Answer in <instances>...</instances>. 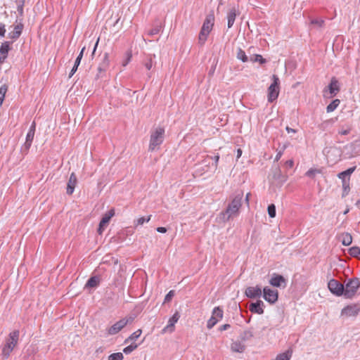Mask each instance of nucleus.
<instances>
[{
  "label": "nucleus",
  "mask_w": 360,
  "mask_h": 360,
  "mask_svg": "<svg viewBox=\"0 0 360 360\" xmlns=\"http://www.w3.org/2000/svg\"><path fill=\"white\" fill-rule=\"evenodd\" d=\"M243 192H240L231 199L225 210L221 212L217 217L220 222H226L238 216L240 208L242 206Z\"/></svg>",
  "instance_id": "nucleus-1"
},
{
  "label": "nucleus",
  "mask_w": 360,
  "mask_h": 360,
  "mask_svg": "<svg viewBox=\"0 0 360 360\" xmlns=\"http://www.w3.org/2000/svg\"><path fill=\"white\" fill-rule=\"evenodd\" d=\"M19 335L20 332L18 330H14L9 333L1 349V354L4 359L8 358L11 353L17 345L19 340Z\"/></svg>",
  "instance_id": "nucleus-2"
},
{
  "label": "nucleus",
  "mask_w": 360,
  "mask_h": 360,
  "mask_svg": "<svg viewBox=\"0 0 360 360\" xmlns=\"http://www.w3.org/2000/svg\"><path fill=\"white\" fill-rule=\"evenodd\" d=\"M214 15L210 14L207 16L205 20L203 22L202 27L199 34L198 40L199 43L202 45L207 40V36L212 30L214 25Z\"/></svg>",
  "instance_id": "nucleus-3"
},
{
  "label": "nucleus",
  "mask_w": 360,
  "mask_h": 360,
  "mask_svg": "<svg viewBox=\"0 0 360 360\" xmlns=\"http://www.w3.org/2000/svg\"><path fill=\"white\" fill-rule=\"evenodd\" d=\"M165 129L162 127H158L154 131L151 133L149 150L151 151L155 150L164 140Z\"/></svg>",
  "instance_id": "nucleus-4"
},
{
  "label": "nucleus",
  "mask_w": 360,
  "mask_h": 360,
  "mask_svg": "<svg viewBox=\"0 0 360 360\" xmlns=\"http://www.w3.org/2000/svg\"><path fill=\"white\" fill-rule=\"evenodd\" d=\"M359 288L360 280L359 278H352L349 279L345 285V297H353Z\"/></svg>",
  "instance_id": "nucleus-5"
},
{
  "label": "nucleus",
  "mask_w": 360,
  "mask_h": 360,
  "mask_svg": "<svg viewBox=\"0 0 360 360\" xmlns=\"http://www.w3.org/2000/svg\"><path fill=\"white\" fill-rule=\"evenodd\" d=\"M272 80L273 82L268 88V101L271 103L275 101L278 96L280 84L279 78L276 75H273Z\"/></svg>",
  "instance_id": "nucleus-6"
},
{
  "label": "nucleus",
  "mask_w": 360,
  "mask_h": 360,
  "mask_svg": "<svg viewBox=\"0 0 360 360\" xmlns=\"http://www.w3.org/2000/svg\"><path fill=\"white\" fill-rule=\"evenodd\" d=\"M329 290L336 296L344 295L345 285L335 279H330L328 283Z\"/></svg>",
  "instance_id": "nucleus-7"
},
{
  "label": "nucleus",
  "mask_w": 360,
  "mask_h": 360,
  "mask_svg": "<svg viewBox=\"0 0 360 360\" xmlns=\"http://www.w3.org/2000/svg\"><path fill=\"white\" fill-rule=\"evenodd\" d=\"M133 321V318L129 317L128 319L124 318L122 319L115 324H113L111 327H110L108 330V335H115L119 333L128 323L131 322Z\"/></svg>",
  "instance_id": "nucleus-8"
},
{
  "label": "nucleus",
  "mask_w": 360,
  "mask_h": 360,
  "mask_svg": "<svg viewBox=\"0 0 360 360\" xmlns=\"http://www.w3.org/2000/svg\"><path fill=\"white\" fill-rule=\"evenodd\" d=\"M35 129H36V123L34 121V122H32V123L29 129V131L26 136L25 142L24 145L22 146V149L25 150L26 152H27L29 150V149L32 145V141H33V139L34 136Z\"/></svg>",
  "instance_id": "nucleus-9"
},
{
  "label": "nucleus",
  "mask_w": 360,
  "mask_h": 360,
  "mask_svg": "<svg viewBox=\"0 0 360 360\" xmlns=\"http://www.w3.org/2000/svg\"><path fill=\"white\" fill-rule=\"evenodd\" d=\"M278 290H271L267 287L263 289V297L266 301L271 304L275 303L278 300Z\"/></svg>",
  "instance_id": "nucleus-10"
},
{
  "label": "nucleus",
  "mask_w": 360,
  "mask_h": 360,
  "mask_svg": "<svg viewBox=\"0 0 360 360\" xmlns=\"http://www.w3.org/2000/svg\"><path fill=\"white\" fill-rule=\"evenodd\" d=\"M180 318L178 311L175 312L173 316L169 319L168 324L162 329V333H172L174 330V325Z\"/></svg>",
  "instance_id": "nucleus-11"
},
{
  "label": "nucleus",
  "mask_w": 360,
  "mask_h": 360,
  "mask_svg": "<svg viewBox=\"0 0 360 360\" xmlns=\"http://www.w3.org/2000/svg\"><path fill=\"white\" fill-rule=\"evenodd\" d=\"M115 211L114 210H110L108 213H106L103 218L101 219L98 229V232L99 234H102L103 230L105 229V226L108 224L110 219L114 216Z\"/></svg>",
  "instance_id": "nucleus-12"
},
{
  "label": "nucleus",
  "mask_w": 360,
  "mask_h": 360,
  "mask_svg": "<svg viewBox=\"0 0 360 360\" xmlns=\"http://www.w3.org/2000/svg\"><path fill=\"white\" fill-rule=\"evenodd\" d=\"M245 294L249 298H257L262 296V290L258 285L255 287H248L245 289Z\"/></svg>",
  "instance_id": "nucleus-13"
},
{
  "label": "nucleus",
  "mask_w": 360,
  "mask_h": 360,
  "mask_svg": "<svg viewBox=\"0 0 360 360\" xmlns=\"http://www.w3.org/2000/svg\"><path fill=\"white\" fill-rule=\"evenodd\" d=\"M77 184V179L74 172H72L68 179L67 184L66 193L68 195H72L75 191V186Z\"/></svg>",
  "instance_id": "nucleus-14"
},
{
  "label": "nucleus",
  "mask_w": 360,
  "mask_h": 360,
  "mask_svg": "<svg viewBox=\"0 0 360 360\" xmlns=\"http://www.w3.org/2000/svg\"><path fill=\"white\" fill-rule=\"evenodd\" d=\"M269 283L274 287H283L285 288L286 285L285 279L281 275H276L273 276L270 281Z\"/></svg>",
  "instance_id": "nucleus-15"
},
{
  "label": "nucleus",
  "mask_w": 360,
  "mask_h": 360,
  "mask_svg": "<svg viewBox=\"0 0 360 360\" xmlns=\"http://www.w3.org/2000/svg\"><path fill=\"white\" fill-rule=\"evenodd\" d=\"M264 302L262 300H257L250 304L249 309L252 313L262 314L264 313Z\"/></svg>",
  "instance_id": "nucleus-16"
},
{
  "label": "nucleus",
  "mask_w": 360,
  "mask_h": 360,
  "mask_svg": "<svg viewBox=\"0 0 360 360\" xmlns=\"http://www.w3.org/2000/svg\"><path fill=\"white\" fill-rule=\"evenodd\" d=\"M328 91L330 96H335L340 91L339 82L335 77H333L328 86Z\"/></svg>",
  "instance_id": "nucleus-17"
},
{
  "label": "nucleus",
  "mask_w": 360,
  "mask_h": 360,
  "mask_svg": "<svg viewBox=\"0 0 360 360\" xmlns=\"http://www.w3.org/2000/svg\"><path fill=\"white\" fill-rule=\"evenodd\" d=\"M10 44L11 42L9 41H4L1 44L0 46V63L4 62L8 57V51L11 49Z\"/></svg>",
  "instance_id": "nucleus-18"
},
{
  "label": "nucleus",
  "mask_w": 360,
  "mask_h": 360,
  "mask_svg": "<svg viewBox=\"0 0 360 360\" xmlns=\"http://www.w3.org/2000/svg\"><path fill=\"white\" fill-rule=\"evenodd\" d=\"M359 309L356 305H349L342 309V315L352 316L357 315Z\"/></svg>",
  "instance_id": "nucleus-19"
},
{
  "label": "nucleus",
  "mask_w": 360,
  "mask_h": 360,
  "mask_svg": "<svg viewBox=\"0 0 360 360\" xmlns=\"http://www.w3.org/2000/svg\"><path fill=\"white\" fill-rule=\"evenodd\" d=\"M347 148L350 150V155L352 157L360 155V141L356 140L354 141L347 146Z\"/></svg>",
  "instance_id": "nucleus-20"
},
{
  "label": "nucleus",
  "mask_w": 360,
  "mask_h": 360,
  "mask_svg": "<svg viewBox=\"0 0 360 360\" xmlns=\"http://www.w3.org/2000/svg\"><path fill=\"white\" fill-rule=\"evenodd\" d=\"M237 15H238V13L236 8L233 7L229 11L226 17L228 28H231L233 25Z\"/></svg>",
  "instance_id": "nucleus-21"
},
{
  "label": "nucleus",
  "mask_w": 360,
  "mask_h": 360,
  "mask_svg": "<svg viewBox=\"0 0 360 360\" xmlns=\"http://www.w3.org/2000/svg\"><path fill=\"white\" fill-rule=\"evenodd\" d=\"M23 29V25L18 24L14 27V30L8 33V37L13 40H16L20 36Z\"/></svg>",
  "instance_id": "nucleus-22"
},
{
  "label": "nucleus",
  "mask_w": 360,
  "mask_h": 360,
  "mask_svg": "<svg viewBox=\"0 0 360 360\" xmlns=\"http://www.w3.org/2000/svg\"><path fill=\"white\" fill-rule=\"evenodd\" d=\"M231 349L233 352L241 353L245 350V345L239 341H236L231 344Z\"/></svg>",
  "instance_id": "nucleus-23"
},
{
  "label": "nucleus",
  "mask_w": 360,
  "mask_h": 360,
  "mask_svg": "<svg viewBox=\"0 0 360 360\" xmlns=\"http://www.w3.org/2000/svg\"><path fill=\"white\" fill-rule=\"evenodd\" d=\"M100 278L98 276H92L86 282L85 288H96L99 285Z\"/></svg>",
  "instance_id": "nucleus-24"
},
{
  "label": "nucleus",
  "mask_w": 360,
  "mask_h": 360,
  "mask_svg": "<svg viewBox=\"0 0 360 360\" xmlns=\"http://www.w3.org/2000/svg\"><path fill=\"white\" fill-rule=\"evenodd\" d=\"M224 315L223 309L220 307H216L213 309L212 316L217 319L218 321L222 319Z\"/></svg>",
  "instance_id": "nucleus-25"
},
{
  "label": "nucleus",
  "mask_w": 360,
  "mask_h": 360,
  "mask_svg": "<svg viewBox=\"0 0 360 360\" xmlns=\"http://www.w3.org/2000/svg\"><path fill=\"white\" fill-rule=\"evenodd\" d=\"M341 242L343 245L348 246L352 243V237L349 233H344L341 235Z\"/></svg>",
  "instance_id": "nucleus-26"
},
{
  "label": "nucleus",
  "mask_w": 360,
  "mask_h": 360,
  "mask_svg": "<svg viewBox=\"0 0 360 360\" xmlns=\"http://www.w3.org/2000/svg\"><path fill=\"white\" fill-rule=\"evenodd\" d=\"M292 352L288 350L285 352L279 354L276 356V360H290L292 356Z\"/></svg>",
  "instance_id": "nucleus-27"
},
{
  "label": "nucleus",
  "mask_w": 360,
  "mask_h": 360,
  "mask_svg": "<svg viewBox=\"0 0 360 360\" xmlns=\"http://www.w3.org/2000/svg\"><path fill=\"white\" fill-rule=\"evenodd\" d=\"M340 101L339 99H335L333 100L328 106L326 107V111L327 112H331L334 111L338 106L339 105Z\"/></svg>",
  "instance_id": "nucleus-28"
},
{
  "label": "nucleus",
  "mask_w": 360,
  "mask_h": 360,
  "mask_svg": "<svg viewBox=\"0 0 360 360\" xmlns=\"http://www.w3.org/2000/svg\"><path fill=\"white\" fill-rule=\"evenodd\" d=\"M342 197L344 198L346 195H348L350 188H349V180H343V182L342 183Z\"/></svg>",
  "instance_id": "nucleus-29"
},
{
  "label": "nucleus",
  "mask_w": 360,
  "mask_h": 360,
  "mask_svg": "<svg viewBox=\"0 0 360 360\" xmlns=\"http://www.w3.org/2000/svg\"><path fill=\"white\" fill-rule=\"evenodd\" d=\"M349 252L351 256L360 259V248L357 246L352 247Z\"/></svg>",
  "instance_id": "nucleus-30"
},
{
  "label": "nucleus",
  "mask_w": 360,
  "mask_h": 360,
  "mask_svg": "<svg viewBox=\"0 0 360 360\" xmlns=\"http://www.w3.org/2000/svg\"><path fill=\"white\" fill-rule=\"evenodd\" d=\"M236 57L238 60H240L243 63H245L248 60V58L246 56L244 51H243L241 49H238Z\"/></svg>",
  "instance_id": "nucleus-31"
},
{
  "label": "nucleus",
  "mask_w": 360,
  "mask_h": 360,
  "mask_svg": "<svg viewBox=\"0 0 360 360\" xmlns=\"http://www.w3.org/2000/svg\"><path fill=\"white\" fill-rule=\"evenodd\" d=\"M141 333H142V331L141 329L137 330L136 331L133 333L127 339H126L124 342L127 343L129 340H136V339H138L140 337V335H141Z\"/></svg>",
  "instance_id": "nucleus-32"
},
{
  "label": "nucleus",
  "mask_w": 360,
  "mask_h": 360,
  "mask_svg": "<svg viewBox=\"0 0 360 360\" xmlns=\"http://www.w3.org/2000/svg\"><path fill=\"white\" fill-rule=\"evenodd\" d=\"M311 25H316L319 28L323 27L325 25V20L323 19H311L310 21Z\"/></svg>",
  "instance_id": "nucleus-33"
},
{
  "label": "nucleus",
  "mask_w": 360,
  "mask_h": 360,
  "mask_svg": "<svg viewBox=\"0 0 360 360\" xmlns=\"http://www.w3.org/2000/svg\"><path fill=\"white\" fill-rule=\"evenodd\" d=\"M124 356L121 352L113 353L108 356V360H123Z\"/></svg>",
  "instance_id": "nucleus-34"
},
{
  "label": "nucleus",
  "mask_w": 360,
  "mask_h": 360,
  "mask_svg": "<svg viewBox=\"0 0 360 360\" xmlns=\"http://www.w3.org/2000/svg\"><path fill=\"white\" fill-rule=\"evenodd\" d=\"M138 347L137 344H131L130 345L124 348L123 352L124 353L128 354L132 352L134 350H135Z\"/></svg>",
  "instance_id": "nucleus-35"
},
{
  "label": "nucleus",
  "mask_w": 360,
  "mask_h": 360,
  "mask_svg": "<svg viewBox=\"0 0 360 360\" xmlns=\"http://www.w3.org/2000/svg\"><path fill=\"white\" fill-rule=\"evenodd\" d=\"M268 214L271 218H274L276 216V206L274 204H271L268 206Z\"/></svg>",
  "instance_id": "nucleus-36"
},
{
  "label": "nucleus",
  "mask_w": 360,
  "mask_h": 360,
  "mask_svg": "<svg viewBox=\"0 0 360 360\" xmlns=\"http://www.w3.org/2000/svg\"><path fill=\"white\" fill-rule=\"evenodd\" d=\"M219 321L214 317L211 316L207 321V327L208 329L212 328Z\"/></svg>",
  "instance_id": "nucleus-37"
},
{
  "label": "nucleus",
  "mask_w": 360,
  "mask_h": 360,
  "mask_svg": "<svg viewBox=\"0 0 360 360\" xmlns=\"http://www.w3.org/2000/svg\"><path fill=\"white\" fill-rule=\"evenodd\" d=\"M250 60L253 62H259L261 64L266 63V60L263 58L261 55H255L253 57L250 58Z\"/></svg>",
  "instance_id": "nucleus-38"
},
{
  "label": "nucleus",
  "mask_w": 360,
  "mask_h": 360,
  "mask_svg": "<svg viewBox=\"0 0 360 360\" xmlns=\"http://www.w3.org/2000/svg\"><path fill=\"white\" fill-rule=\"evenodd\" d=\"M80 62H81V60H79V58H76L75 65H74L73 68H72V70L70 72V75H69L70 78L72 77V76L76 72L77 68L80 64Z\"/></svg>",
  "instance_id": "nucleus-39"
},
{
  "label": "nucleus",
  "mask_w": 360,
  "mask_h": 360,
  "mask_svg": "<svg viewBox=\"0 0 360 360\" xmlns=\"http://www.w3.org/2000/svg\"><path fill=\"white\" fill-rule=\"evenodd\" d=\"M161 28H162L161 25H157L148 32V34L150 36L155 35L159 33Z\"/></svg>",
  "instance_id": "nucleus-40"
},
{
  "label": "nucleus",
  "mask_w": 360,
  "mask_h": 360,
  "mask_svg": "<svg viewBox=\"0 0 360 360\" xmlns=\"http://www.w3.org/2000/svg\"><path fill=\"white\" fill-rule=\"evenodd\" d=\"M150 218L151 215L140 217L136 220V225H142L145 222H148L150 220Z\"/></svg>",
  "instance_id": "nucleus-41"
},
{
  "label": "nucleus",
  "mask_w": 360,
  "mask_h": 360,
  "mask_svg": "<svg viewBox=\"0 0 360 360\" xmlns=\"http://www.w3.org/2000/svg\"><path fill=\"white\" fill-rule=\"evenodd\" d=\"M252 336L253 334L250 330H246L241 335V339L245 341L250 339Z\"/></svg>",
  "instance_id": "nucleus-42"
},
{
  "label": "nucleus",
  "mask_w": 360,
  "mask_h": 360,
  "mask_svg": "<svg viewBox=\"0 0 360 360\" xmlns=\"http://www.w3.org/2000/svg\"><path fill=\"white\" fill-rule=\"evenodd\" d=\"M320 173V171L316 169H310L306 172V176L314 178L316 174Z\"/></svg>",
  "instance_id": "nucleus-43"
},
{
  "label": "nucleus",
  "mask_w": 360,
  "mask_h": 360,
  "mask_svg": "<svg viewBox=\"0 0 360 360\" xmlns=\"http://www.w3.org/2000/svg\"><path fill=\"white\" fill-rule=\"evenodd\" d=\"M174 290H170L165 296V300H164V302L166 303V302H169L172 299V297H174Z\"/></svg>",
  "instance_id": "nucleus-44"
},
{
  "label": "nucleus",
  "mask_w": 360,
  "mask_h": 360,
  "mask_svg": "<svg viewBox=\"0 0 360 360\" xmlns=\"http://www.w3.org/2000/svg\"><path fill=\"white\" fill-rule=\"evenodd\" d=\"M153 65V60L151 58H149L145 63L144 66L148 70H150Z\"/></svg>",
  "instance_id": "nucleus-45"
},
{
  "label": "nucleus",
  "mask_w": 360,
  "mask_h": 360,
  "mask_svg": "<svg viewBox=\"0 0 360 360\" xmlns=\"http://www.w3.org/2000/svg\"><path fill=\"white\" fill-rule=\"evenodd\" d=\"M285 148H286V146L283 145L282 148L277 153L276 158H275V161H278L280 160V158H281V156L283 153V151L285 150Z\"/></svg>",
  "instance_id": "nucleus-46"
},
{
  "label": "nucleus",
  "mask_w": 360,
  "mask_h": 360,
  "mask_svg": "<svg viewBox=\"0 0 360 360\" xmlns=\"http://www.w3.org/2000/svg\"><path fill=\"white\" fill-rule=\"evenodd\" d=\"M131 53L129 51V52H127V58L126 59L122 62V66L125 67L127 65V64L129 63V61L131 60Z\"/></svg>",
  "instance_id": "nucleus-47"
},
{
  "label": "nucleus",
  "mask_w": 360,
  "mask_h": 360,
  "mask_svg": "<svg viewBox=\"0 0 360 360\" xmlns=\"http://www.w3.org/2000/svg\"><path fill=\"white\" fill-rule=\"evenodd\" d=\"M103 65H104L105 68H108L109 65V58H108V53H105L103 56V62L101 63Z\"/></svg>",
  "instance_id": "nucleus-48"
},
{
  "label": "nucleus",
  "mask_w": 360,
  "mask_h": 360,
  "mask_svg": "<svg viewBox=\"0 0 360 360\" xmlns=\"http://www.w3.org/2000/svg\"><path fill=\"white\" fill-rule=\"evenodd\" d=\"M338 177L339 179H340L342 180V183L343 182V180H349L350 181V178L348 177L347 175L346 174H344V172H340L338 174Z\"/></svg>",
  "instance_id": "nucleus-49"
},
{
  "label": "nucleus",
  "mask_w": 360,
  "mask_h": 360,
  "mask_svg": "<svg viewBox=\"0 0 360 360\" xmlns=\"http://www.w3.org/2000/svg\"><path fill=\"white\" fill-rule=\"evenodd\" d=\"M356 166L350 167L347 169V170L344 171V174H346L348 176V177L350 178L351 174L355 171Z\"/></svg>",
  "instance_id": "nucleus-50"
},
{
  "label": "nucleus",
  "mask_w": 360,
  "mask_h": 360,
  "mask_svg": "<svg viewBox=\"0 0 360 360\" xmlns=\"http://www.w3.org/2000/svg\"><path fill=\"white\" fill-rule=\"evenodd\" d=\"M6 32L5 25L2 22H0V36L4 37Z\"/></svg>",
  "instance_id": "nucleus-51"
},
{
  "label": "nucleus",
  "mask_w": 360,
  "mask_h": 360,
  "mask_svg": "<svg viewBox=\"0 0 360 360\" xmlns=\"http://www.w3.org/2000/svg\"><path fill=\"white\" fill-rule=\"evenodd\" d=\"M230 328H231V325L226 323V324H224L220 326L219 330H221V331L226 330L229 329Z\"/></svg>",
  "instance_id": "nucleus-52"
},
{
  "label": "nucleus",
  "mask_w": 360,
  "mask_h": 360,
  "mask_svg": "<svg viewBox=\"0 0 360 360\" xmlns=\"http://www.w3.org/2000/svg\"><path fill=\"white\" fill-rule=\"evenodd\" d=\"M350 131V129H341L339 133L342 135H347Z\"/></svg>",
  "instance_id": "nucleus-53"
},
{
  "label": "nucleus",
  "mask_w": 360,
  "mask_h": 360,
  "mask_svg": "<svg viewBox=\"0 0 360 360\" xmlns=\"http://www.w3.org/2000/svg\"><path fill=\"white\" fill-rule=\"evenodd\" d=\"M156 230L158 232L162 233L167 232V229L165 227H158Z\"/></svg>",
  "instance_id": "nucleus-54"
},
{
  "label": "nucleus",
  "mask_w": 360,
  "mask_h": 360,
  "mask_svg": "<svg viewBox=\"0 0 360 360\" xmlns=\"http://www.w3.org/2000/svg\"><path fill=\"white\" fill-rule=\"evenodd\" d=\"M285 165L288 167H290V168L292 167V166L294 165L293 160H289L286 161Z\"/></svg>",
  "instance_id": "nucleus-55"
},
{
  "label": "nucleus",
  "mask_w": 360,
  "mask_h": 360,
  "mask_svg": "<svg viewBox=\"0 0 360 360\" xmlns=\"http://www.w3.org/2000/svg\"><path fill=\"white\" fill-rule=\"evenodd\" d=\"M107 68H105L104 65H103L101 63L99 65L98 68V71L101 72H104L105 71Z\"/></svg>",
  "instance_id": "nucleus-56"
},
{
  "label": "nucleus",
  "mask_w": 360,
  "mask_h": 360,
  "mask_svg": "<svg viewBox=\"0 0 360 360\" xmlns=\"http://www.w3.org/2000/svg\"><path fill=\"white\" fill-rule=\"evenodd\" d=\"M85 50V47H83L82 49L81 50L79 54L78 55V56L77 57V58H79V60H82V56H83V54H84V51Z\"/></svg>",
  "instance_id": "nucleus-57"
},
{
  "label": "nucleus",
  "mask_w": 360,
  "mask_h": 360,
  "mask_svg": "<svg viewBox=\"0 0 360 360\" xmlns=\"http://www.w3.org/2000/svg\"><path fill=\"white\" fill-rule=\"evenodd\" d=\"M213 159H214V160L215 167H217L218 162H219V155H215V156L213 158Z\"/></svg>",
  "instance_id": "nucleus-58"
},
{
  "label": "nucleus",
  "mask_w": 360,
  "mask_h": 360,
  "mask_svg": "<svg viewBox=\"0 0 360 360\" xmlns=\"http://www.w3.org/2000/svg\"><path fill=\"white\" fill-rule=\"evenodd\" d=\"M285 130H286L288 133H290V132H292V133H296V132H297V131H296L295 129H292V128H290V127H286Z\"/></svg>",
  "instance_id": "nucleus-59"
},
{
  "label": "nucleus",
  "mask_w": 360,
  "mask_h": 360,
  "mask_svg": "<svg viewBox=\"0 0 360 360\" xmlns=\"http://www.w3.org/2000/svg\"><path fill=\"white\" fill-rule=\"evenodd\" d=\"M98 41H99V38H98L95 45H94V50H93V52H92V55H94L95 53V51L96 50V48L98 46Z\"/></svg>",
  "instance_id": "nucleus-60"
},
{
  "label": "nucleus",
  "mask_w": 360,
  "mask_h": 360,
  "mask_svg": "<svg viewBox=\"0 0 360 360\" xmlns=\"http://www.w3.org/2000/svg\"><path fill=\"white\" fill-rule=\"evenodd\" d=\"M241 154H242V150H241V149H240V148H239V149H238V150H237V158H240V155H241Z\"/></svg>",
  "instance_id": "nucleus-61"
},
{
  "label": "nucleus",
  "mask_w": 360,
  "mask_h": 360,
  "mask_svg": "<svg viewBox=\"0 0 360 360\" xmlns=\"http://www.w3.org/2000/svg\"><path fill=\"white\" fill-rule=\"evenodd\" d=\"M250 193H247V195L245 196V200H246L248 204H249V198H250Z\"/></svg>",
  "instance_id": "nucleus-62"
},
{
  "label": "nucleus",
  "mask_w": 360,
  "mask_h": 360,
  "mask_svg": "<svg viewBox=\"0 0 360 360\" xmlns=\"http://www.w3.org/2000/svg\"><path fill=\"white\" fill-rule=\"evenodd\" d=\"M349 208H347V209L344 211L343 214H347V213L349 212Z\"/></svg>",
  "instance_id": "nucleus-63"
},
{
  "label": "nucleus",
  "mask_w": 360,
  "mask_h": 360,
  "mask_svg": "<svg viewBox=\"0 0 360 360\" xmlns=\"http://www.w3.org/2000/svg\"><path fill=\"white\" fill-rule=\"evenodd\" d=\"M277 170V173L279 174L281 172L280 169H276Z\"/></svg>",
  "instance_id": "nucleus-64"
}]
</instances>
